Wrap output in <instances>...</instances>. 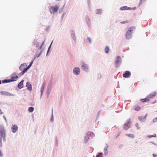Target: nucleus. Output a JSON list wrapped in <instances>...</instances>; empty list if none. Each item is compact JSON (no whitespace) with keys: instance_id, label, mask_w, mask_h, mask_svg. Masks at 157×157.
<instances>
[{"instance_id":"obj_1","label":"nucleus","mask_w":157,"mask_h":157,"mask_svg":"<svg viewBox=\"0 0 157 157\" xmlns=\"http://www.w3.org/2000/svg\"><path fill=\"white\" fill-rule=\"evenodd\" d=\"M5 137L6 131L3 125H0V146L2 145V140L4 141H6Z\"/></svg>"},{"instance_id":"obj_2","label":"nucleus","mask_w":157,"mask_h":157,"mask_svg":"<svg viewBox=\"0 0 157 157\" xmlns=\"http://www.w3.org/2000/svg\"><path fill=\"white\" fill-rule=\"evenodd\" d=\"M11 79H5L2 81V83H7L12 82L15 81L17 80L18 76L16 73H13L10 76Z\"/></svg>"},{"instance_id":"obj_3","label":"nucleus","mask_w":157,"mask_h":157,"mask_svg":"<svg viewBox=\"0 0 157 157\" xmlns=\"http://www.w3.org/2000/svg\"><path fill=\"white\" fill-rule=\"evenodd\" d=\"M81 69L85 71H87L88 69V66L83 61L81 63Z\"/></svg>"},{"instance_id":"obj_4","label":"nucleus","mask_w":157,"mask_h":157,"mask_svg":"<svg viewBox=\"0 0 157 157\" xmlns=\"http://www.w3.org/2000/svg\"><path fill=\"white\" fill-rule=\"evenodd\" d=\"M59 9V7L57 6H51L50 8V12L51 13L56 12Z\"/></svg>"},{"instance_id":"obj_5","label":"nucleus","mask_w":157,"mask_h":157,"mask_svg":"<svg viewBox=\"0 0 157 157\" xmlns=\"http://www.w3.org/2000/svg\"><path fill=\"white\" fill-rule=\"evenodd\" d=\"M80 72V69L79 67H75L73 70V73L76 75H78Z\"/></svg>"},{"instance_id":"obj_6","label":"nucleus","mask_w":157,"mask_h":157,"mask_svg":"<svg viewBox=\"0 0 157 157\" xmlns=\"http://www.w3.org/2000/svg\"><path fill=\"white\" fill-rule=\"evenodd\" d=\"M131 75V73L128 71H126L125 73L123 75V77L125 78H129Z\"/></svg>"},{"instance_id":"obj_7","label":"nucleus","mask_w":157,"mask_h":157,"mask_svg":"<svg viewBox=\"0 0 157 157\" xmlns=\"http://www.w3.org/2000/svg\"><path fill=\"white\" fill-rule=\"evenodd\" d=\"M12 132L15 133L18 130V127L16 125H14L11 128Z\"/></svg>"},{"instance_id":"obj_8","label":"nucleus","mask_w":157,"mask_h":157,"mask_svg":"<svg viewBox=\"0 0 157 157\" xmlns=\"http://www.w3.org/2000/svg\"><path fill=\"white\" fill-rule=\"evenodd\" d=\"M132 37V33L127 31L126 34V37L127 39H130Z\"/></svg>"},{"instance_id":"obj_9","label":"nucleus","mask_w":157,"mask_h":157,"mask_svg":"<svg viewBox=\"0 0 157 157\" xmlns=\"http://www.w3.org/2000/svg\"><path fill=\"white\" fill-rule=\"evenodd\" d=\"M33 63V61H32L29 64V65L28 67H26L24 70L22 72V74H24L25 73L28 69L32 66V63Z\"/></svg>"},{"instance_id":"obj_10","label":"nucleus","mask_w":157,"mask_h":157,"mask_svg":"<svg viewBox=\"0 0 157 157\" xmlns=\"http://www.w3.org/2000/svg\"><path fill=\"white\" fill-rule=\"evenodd\" d=\"M130 122V120H128L127 121L126 123L124 124V128L125 130H127L129 128H130V127H126V126H128Z\"/></svg>"},{"instance_id":"obj_11","label":"nucleus","mask_w":157,"mask_h":157,"mask_svg":"<svg viewBox=\"0 0 157 157\" xmlns=\"http://www.w3.org/2000/svg\"><path fill=\"white\" fill-rule=\"evenodd\" d=\"M26 86L27 87V90H29L30 91L32 90V85L31 84H30L29 82H27Z\"/></svg>"},{"instance_id":"obj_12","label":"nucleus","mask_w":157,"mask_h":157,"mask_svg":"<svg viewBox=\"0 0 157 157\" xmlns=\"http://www.w3.org/2000/svg\"><path fill=\"white\" fill-rule=\"evenodd\" d=\"M135 30V27L134 26H131L129 28L128 31L132 33L134 32Z\"/></svg>"},{"instance_id":"obj_13","label":"nucleus","mask_w":157,"mask_h":157,"mask_svg":"<svg viewBox=\"0 0 157 157\" xmlns=\"http://www.w3.org/2000/svg\"><path fill=\"white\" fill-rule=\"evenodd\" d=\"M24 80H22L19 84L18 85V87L19 89H21L23 87V82Z\"/></svg>"},{"instance_id":"obj_14","label":"nucleus","mask_w":157,"mask_h":157,"mask_svg":"<svg viewBox=\"0 0 157 157\" xmlns=\"http://www.w3.org/2000/svg\"><path fill=\"white\" fill-rule=\"evenodd\" d=\"M120 9L121 10H131L132 8L130 7H128L127 6H123L120 8Z\"/></svg>"},{"instance_id":"obj_15","label":"nucleus","mask_w":157,"mask_h":157,"mask_svg":"<svg viewBox=\"0 0 157 157\" xmlns=\"http://www.w3.org/2000/svg\"><path fill=\"white\" fill-rule=\"evenodd\" d=\"M27 65L25 63L22 64L20 66L19 69L21 71H22V70L23 71L26 68L25 67Z\"/></svg>"},{"instance_id":"obj_16","label":"nucleus","mask_w":157,"mask_h":157,"mask_svg":"<svg viewBox=\"0 0 157 157\" xmlns=\"http://www.w3.org/2000/svg\"><path fill=\"white\" fill-rule=\"evenodd\" d=\"M0 94L2 95L8 96L10 95L8 92L3 91H2L0 92Z\"/></svg>"},{"instance_id":"obj_17","label":"nucleus","mask_w":157,"mask_h":157,"mask_svg":"<svg viewBox=\"0 0 157 157\" xmlns=\"http://www.w3.org/2000/svg\"><path fill=\"white\" fill-rule=\"evenodd\" d=\"M121 58L120 56H118L117 57V59L115 61V63L116 65H117L120 62V60H121Z\"/></svg>"},{"instance_id":"obj_18","label":"nucleus","mask_w":157,"mask_h":157,"mask_svg":"<svg viewBox=\"0 0 157 157\" xmlns=\"http://www.w3.org/2000/svg\"><path fill=\"white\" fill-rule=\"evenodd\" d=\"M108 148V146H107L104 149V152L105 155H107L108 153V151L107 150Z\"/></svg>"},{"instance_id":"obj_19","label":"nucleus","mask_w":157,"mask_h":157,"mask_svg":"<svg viewBox=\"0 0 157 157\" xmlns=\"http://www.w3.org/2000/svg\"><path fill=\"white\" fill-rule=\"evenodd\" d=\"M140 101L142 102H148L149 101V100L148 98H145L143 99H140Z\"/></svg>"},{"instance_id":"obj_20","label":"nucleus","mask_w":157,"mask_h":157,"mask_svg":"<svg viewBox=\"0 0 157 157\" xmlns=\"http://www.w3.org/2000/svg\"><path fill=\"white\" fill-rule=\"evenodd\" d=\"M155 94H150L147 96V98H148V99L149 98H152L154 96H155Z\"/></svg>"},{"instance_id":"obj_21","label":"nucleus","mask_w":157,"mask_h":157,"mask_svg":"<svg viewBox=\"0 0 157 157\" xmlns=\"http://www.w3.org/2000/svg\"><path fill=\"white\" fill-rule=\"evenodd\" d=\"M126 135L128 137H129L130 138H133L134 137V135L132 134H126Z\"/></svg>"},{"instance_id":"obj_22","label":"nucleus","mask_w":157,"mask_h":157,"mask_svg":"<svg viewBox=\"0 0 157 157\" xmlns=\"http://www.w3.org/2000/svg\"><path fill=\"white\" fill-rule=\"evenodd\" d=\"M109 47H108L107 46H106L105 47V52L106 53H108L109 52Z\"/></svg>"},{"instance_id":"obj_23","label":"nucleus","mask_w":157,"mask_h":157,"mask_svg":"<svg viewBox=\"0 0 157 157\" xmlns=\"http://www.w3.org/2000/svg\"><path fill=\"white\" fill-rule=\"evenodd\" d=\"M34 110V108L33 107H31L29 108L28 111L30 112H32Z\"/></svg>"},{"instance_id":"obj_24","label":"nucleus","mask_w":157,"mask_h":157,"mask_svg":"<svg viewBox=\"0 0 157 157\" xmlns=\"http://www.w3.org/2000/svg\"><path fill=\"white\" fill-rule=\"evenodd\" d=\"M45 87V85L44 84H43L41 88V92L42 93L44 90V88Z\"/></svg>"},{"instance_id":"obj_25","label":"nucleus","mask_w":157,"mask_h":157,"mask_svg":"<svg viewBox=\"0 0 157 157\" xmlns=\"http://www.w3.org/2000/svg\"><path fill=\"white\" fill-rule=\"evenodd\" d=\"M156 134H154L153 135H148L147 136V137H148L150 138H151V137H156Z\"/></svg>"},{"instance_id":"obj_26","label":"nucleus","mask_w":157,"mask_h":157,"mask_svg":"<svg viewBox=\"0 0 157 157\" xmlns=\"http://www.w3.org/2000/svg\"><path fill=\"white\" fill-rule=\"evenodd\" d=\"M141 109V107L139 106L136 107L135 110L136 111H138Z\"/></svg>"},{"instance_id":"obj_27","label":"nucleus","mask_w":157,"mask_h":157,"mask_svg":"<svg viewBox=\"0 0 157 157\" xmlns=\"http://www.w3.org/2000/svg\"><path fill=\"white\" fill-rule=\"evenodd\" d=\"M146 0H140V2L139 3V6H140L142 4V3L143 2L145 1Z\"/></svg>"},{"instance_id":"obj_28","label":"nucleus","mask_w":157,"mask_h":157,"mask_svg":"<svg viewBox=\"0 0 157 157\" xmlns=\"http://www.w3.org/2000/svg\"><path fill=\"white\" fill-rule=\"evenodd\" d=\"M101 12V10L100 9H98L96 10V13L98 14Z\"/></svg>"},{"instance_id":"obj_29","label":"nucleus","mask_w":157,"mask_h":157,"mask_svg":"<svg viewBox=\"0 0 157 157\" xmlns=\"http://www.w3.org/2000/svg\"><path fill=\"white\" fill-rule=\"evenodd\" d=\"M102 154V153H100L98 154V155H96V157H102V156H101Z\"/></svg>"},{"instance_id":"obj_30","label":"nucleus","mask_w":157,"mask_h":157,"mask_svg":"<svg viewBox=\"0 0 157 157\" xmlns=\"http://www.w3.org/2000/svg\"><path fill=\"white\" fill-rule=\"evenodd\" d=\"M128 22V21H121V24H124V23H127Z\"/></svg>"},{"instance_id":"obj_31","label":"nucleus","mask_w":157,"mask_h":157,"mask_svg":"<svg viewBox=\"0 0 157 157\" xmlns=\"http://www.w3.org/2000/svg\"><path fill=\"white\" fill-rule=\"evenodd\" d=\"M154 122H155L157 121V117L154 119L153 120Z\"/></svg>"},{"instance_id":"obj_32","label":"nucleus","mask_w":157,"mask_h":157,"mask_svg":"<svg viewBox=\"0 0 157 157\" xmlns=\"http://www.w3.org/2000/svg\"><path fill=\"white\" fill-rule=\"evenodd\" d=\"M153 157H157V155L155 154H153Z\"/></svg>"},{"instance_id":"obj_33","label":"nucleus","mask_w":157,"mask_h":157,"mask_svg":"<svg viewBox=\"0 0 157 157\" xmlns=\"http://www.w3.org/2000/svg\"><path fill=\"white\" fill-rule=\"evenodd\" d=\"M86 19H89V17L88 16H86Z\"/></svg>"},{"instance_id":"obj_34","label":"nucleus","mask_w":157,"mask_h":157,"mask_svg":"<svg viewBox=\"0 0 157 157\" xmlns=\"http://www.w3.org/2000/svg\"><path fill=\"white\" fill-rule=\"evenodd\" d=\"M88 40L89 42H90V38H88Z\"/></svg>"},{"instance_id":"obj_35","label":"nucleus","mask_w":157,"mask_h":157,"mask_svg":"<svg viewBox=\"0 0 157 157\" xmlns=\"http://www.w3.org/2000/svg\"><path fill=\"white\" fill-rule=\"evenodd\" d=\"M136 125L137 127H138V124H136Z\"/></svg>"},{"instance_id":"obj_36","label":"nucleus","mask_w":157,"mask_h":157,"mask_svg":"<svg viewBox=\"0 0 157 157\" xmlns=\"http://www.w3.org/2000/svg\"><path fill=\"white\" fill-rule=\"evenodd\" d=\"M2 155V153L1 152V151H0V155Z\"/></svg>"},{"instance_id":"obj_37","label":"nucleus","mask_w":157,"mask_h":157,"mask_svg":"<svg viewBox=\"0 0 157 157\" xmlns=\"http://www.w3.org/2000/svg\"><path fill=\"white\" fill-rule=\"evenodd\" d=\"M50 47H51V45L49 47V48H48V50L50 48Z\"/></svg>"},{"instance_id":"obj_38","label":"nucleus","mask_w":157,"mask_h":157,"mask_svg":"<svg viewBox=\"0 0 157 157\" xmlns=\"http://www.w3.org/2000/svg\"><path fill=\"white\" fill-rule=\"evenodd\" d=\"M1 84V81L0 80V84Z\"/></svg>"},{"instance_id":"obj_39","label":"nucleus","mask_w":157,"mask_h":157,"mask_svg":"<svg viewBox=\"0 0 157 157\" xmlns=\"http://www.w3.org/2000/svg\"><path fill=\"white\" fill-rule=\"evenodd\" d=\"M126 127H128V126H126Z\"/></svg>"},{"instance_id":"obj_40","label":"nucleus","mask_w":157,"mask_h":157,"mask_svg":"<svg viewBox=\"0 0 157 157\" xmlns=\"http://www.w3.org/2000/svg\"><path fill=\"white\" fill-rule=\"evenodd\" d=\"M0 157H1L0 156Z\"/></svg>"}]
</instances>
